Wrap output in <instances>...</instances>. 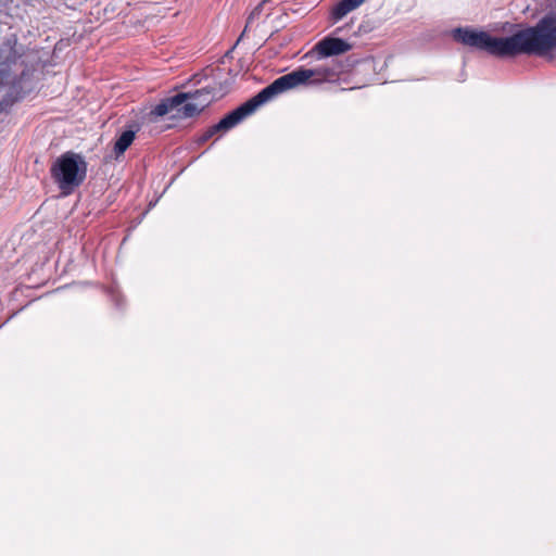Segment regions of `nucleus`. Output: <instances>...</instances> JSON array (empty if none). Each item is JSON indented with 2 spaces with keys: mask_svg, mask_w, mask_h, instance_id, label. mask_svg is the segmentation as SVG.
<instances>
[{
  "mask_svg": "<svg viewBox=\"0 0 556 556\" xmlns=\"http://www.w3.org/2000/svg\"><path fill=\"white\" fill-rule=\"evenodd\" d=\"M453 38L497 58L521 54L544 56L556 49V12H548L534 26L523 28L509 37H492L483 30L458 27L453 30Z\"/></svg>",
  "mask_w": 556,
  "mask_h": 556,
  "instance_id": "nucleus-1",
  "label": "nucleus"
},
{
  "mask_svg": "<svg viewBox=\"0 0 556 556\" xmlns=\"http://www.w3.org/2000/svg\"><path fill=\"white\" fill-rule=\"evenodd\" d=\"M342 72L343 66L334 62L331 65H319L315 68L301 67L274 80L257 93V100L264 104L274 97L300 85L336 81Z\"/></svg>",
  "mask_w": 556,
  "mask_h": 556,
  "instance_id": "nucleus-2",
  "label": "nucleus"
},
{
  "mask_svg": "<svg viewBox=\"0 0 556 556\" xmlns=\"http://www.w3.org/2000/svg\"><path fill=\"white\" fill-rule=\"evenodd\" d=\"M50 174L62 194L67 195L84 182L87 163L80 154L68 151L53 162Z\"/></svg>",
  "mask_w": 556,
  "mask_h": 556,
  "instance_id": "nucleus-3",
  "label": "nucleus"
},
{
  "mask_svg": "<svg viewBox=\"0 0 556 556\" xmlns=\"http://www.w3.org/2000/svg\"><path fill=\"white\" fill-rule=\"evenodd\" d=\"M260 105H262V102H258L257 94L250 99L244 104L240 105L229 114H227L225 117H223L217 124L208 127L206 130H204L199 137L198 142L204 143L207 140H210L214 135L218 132H226L229 129L233 128L236 125H238L243 118L252 114Z\"/></svg>",
  "mask_w": 556,
  "mask_h": 556,
  "instance_id": "nucleus-4",
  "label": "nucleus"
},
{
  "mask_svg": "<svg viewBox=\"0 0 556 556\" xmlns=\"http://www.w3.org/2000/svg\"><path fill=\"white\" fill-rule=\"evenodd\" d=\"M188 94L187 101L178 110L182 117H193L200 114L213 100L219 99L225 94V90L215 86H206L194 92H185Z\"/></svg>",
  "mask_w": 556,
  "mask_h": 556,
  "instance_id": "nucleus-5",
  "label": "nucleus"
},
{
  "mask_svg": "<svg viewBox=\"0 0 556 556\" xmlns=\"http://www.w3.org/2000/svg\"><path fill=\"white\" fill-rule=\"evenodd\" d=\"M351 48V45L345 40L333 37H327L320 40L315 47L318 54L324 58L342 54Z\"/></svg>",
  "mask_w": 556,
  "mask_h": 556,
  "instance_id": "nucleus-6",
  "label": "nucleus"
},
{
  "mask_svg": "<svg viewBox=\"0 0 556 556\" xmlns=\"http://www.w3.org/2000/svg\"><path fill=\"white\" fill-rule=\"evenodd\" d=\"M188 99V94L186 93H177L170 98H166L164 100H162L159 104H156L152 111H151V115H154V116H164L170 112H173L174 110H179L182 104L187 101Z\"/></svg>",
  "mask_w": 556,
  "mask_h": 556,
  "instance_id": "nucleus-7",
  "label": "nucleus"
},
{
  "mask_svg": "<svg viewBox=\"0 0 556 556\" xmlns=\"http://www.w3.org/2000/svg\"><path fill=\"white\" fill-rule=\"evenodd\" d=\"M365 0H341L333 9H332V17L334 21H339L343 18L348 13L358 8L363 4Z\"/></svg>",
  "mask_w": 556,
  "mask_h": 556,
  "instance_id": "nucleus-8",
  "label": "nucleus"
},
{
  "mask_svg": "<svg viewBox=\"0 0 556 556\" xmlns=\"http://www.w3.org/2000/svg\"><path fill=\"white\" fill-rule=\"evenodd\" d=\"M134 139L135 132L132 130L123 131L114 144V152L116 156L122 155L127 150V148L132 143Z\"/></svg>",
  "mask_w": 556,
  "mask_h": 556,
  "instance_id": "nucleus-9",
  "label": "nucleus"
}]
</instances>
